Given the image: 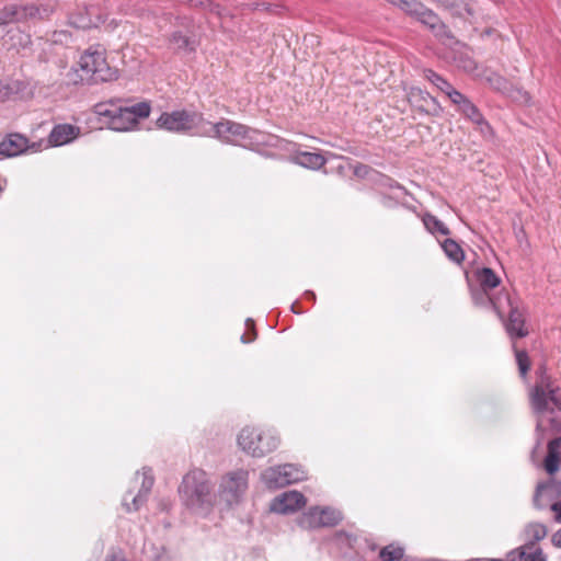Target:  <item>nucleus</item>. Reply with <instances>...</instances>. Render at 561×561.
Wrapping results in <instances>:
<instances>
[{"label": "nucleus", "mask_w": 561, "mask_h": 561, "mask_svg": "<svg viewBox=\"0 0 561 561\" xmlns=\"http://www.w3.org/2000/svg\"><path fill=\"white\" fill-rule=\"evenodd\" d=\"M474 561H526V545L508 552L505 559H476Z\"/></svg>", "instance_id": "nucleus-37"}, {"label": "nucleus", "mask_w": 561, "mask_h": 561, "mask_svg": "<svg viewBox=\"0 0 561 561\" xmlns=\"http://www.w3.org/2000/svg\"><path fill=\"white\" fill-rule=\"evenodd\" d=\"M306 505V497L298 491H287L276 496L270 505V510L279 514L294 513Z\"/></svg>", "instance_id": "nucleus-15"}, {"label": "nucleus", "mask_w": 561, "mask_h": 561, "mask_svg": "<svg viewBox=\"0 0 561 561\" xmlns=\"http://www.w3.org/2000/svg\"><path fill=\"white\" fill-rule=\"evenodd\" d=\"M55 11V5L51 3L30 4L26 12L32 18L41 20L47 19Z\"/></svg>", "instance_id": "nucleus-33"}, {"label": "nucleus", "mask_w": 561, "mask_h": 561, "mask_svg": "<svg viewBox=\"0 0 561 561\" xmlns=\"http://www.w3.org/2000/svg\"><path fill=\"white\" fill-rule=\"evenodd\" d=\"M248 488V472L240 470L229 473L220 484V497L229 505L237 503Z\"/></svg>", "instance_id": "nucleus-11"}, {"label": "nucleus", "mask_w": 561, "mask_h": 561, "mask_svg": "<svg viewBox=\"0 0 561 561\" xmlns=\"http://www.w3.org/2000/svg\"><path fill=\"white\" fill-rule=\"evenodd\" d=\"M41 142L30 144L28 139L18 133L9 134L0 141V154L3 157H15L27 150L36 152L41 149Z\"/></svg>", "instance_id": "nucleus-14"}, {"label": "nucleus", "mask_w": 561, "mask_h": 561, "mask_svg": "<svg viewBox=\"0 0 561 561\" xmlns=\"http://www.w3.org/2000/svg\"><path fill=\"white\" fill-rule=\"evenodd\" d=\"M471 299L477 307L490 308L494 310L497 317L503 320L505 316L504 305H510V295L507 293L492 295L490 290L481 287H470Z\"/></svg>", "instance_id": "nucleus-10"}, {"label": "nucleus", "mask_w": 561, "mask_h": 561, "mask_svg": "<svg viewBox=\"0 0 561 561\" xmlns=\"http://www.w3.org/2000/svg\"><path fill=\"white\" fill-rule=\"evenodd\" d=\"M180 21L185 32L181 30L173 31L169 36L170 47L176 53H193L196 50L198 42L193 32L192 21L186 18Z\"/></svg>", "instance_id": "nucleus-12"}, {"label": "nucleus", "mask_w": 561, "mask_h": 561, "mask_svg": "<svg viewBox=\"0 0 561 561\" xmlns=\"http://www.w3.org/2000/svg\"><path fill=\"white\" fill-rule=\"evenodd\" d=\"M4 20L0 18V25L4 24Z\"/></svg>", "instance_id": "nucleus-50"}, {"label": "nucleus", "mask_w": 561, "mask_h": 561, "mask_svg": "<svg viewBox=\"0 0 561 561\" xmlns=\"http://www.w3.org/2000/svg\"><path fill=\"white\" fill-rule=\"evenodd\" d=\"M77 130L78 128L70 124L56 125L48 137L49 146L57 147L70 142L77 137Z\"/></svg>", "instance_id": "nucleus-24"}, {"label": "nucleus", "mask_w": 561, "mask_h": 561, "mask_svg": "<svg viewBox=\"0 0 561 561\" xmlns=\"http://www.w3.org/2000/svg\"><path fill=\"white\" fill-rule=\"evenodd\" d=\"M290 161L311 170H319L327 163V159L319 152L295 151Z\"/></svg>", "instance_id": "nucleus-22"}, {"label": "nucleus", "mask_w": 561, "mask_h": 561, "mask_svg": "<svg viewBox=\"0 0 561 561\" xmlns=\"http://www.w3.org/2000/svg\"><path fill=\"white\" fill-rule=\"evenodd\" d=\"M262 7H264V9L268 10V7L265 5V3H262Z\"/></svg>", "instance_id": "nucleus-51"}, {"label": "nucleus", "mask_w": 561, "mask_h": 561, "mask_svg": "<svg viewBox=\"0 0 561 561\" xmlns=\"http://www.w3.org/2000/svg\"><path fill=\"white\" fill-rule=\"evenodd\" d=\"M407 98L411 106L422 113L430 114L438 108L436 99L420 88H411Z\"/></svg>", "instance_id": "nucleus-18"}, {"label": "nucleus", "mask_w": 561, "mask_h": 561, "mask_svg": "<svg viewBox=\"0 0 561 561\" xmlns=\"http://www.w3.org/2000/svg\"><path fill=\"white\" fill-rule=\"evenodd\" d=\"M435 38L445 46L459 45V41L455 37L450 28L440 19L433 26L428 27Z\"/></svg>", "instance_id": "nucleus-26"}, {"label": "nucleus", "mask_w": 561, "mask_h": 561, "mask_svg": "<svg viewBox=\"0 0 561 561\" xmlns=\"http://www.w3.org/2000/svg\"><path fill=\"white\" fill-rule=\"evenodd\" d=\"M307 295H309V299H313V300L316 299L314 293L309 291V293H307Z\"/></svg>", "instance_id": "nucleus-47"}, {"label": "nucleus", "mask_w": 561, "mask_h": 561, "mask_svg": "<svg viewBox=\"0 0 561 561\" xmlns=\"http://www.w3.org/2000/svg\"><path fill=\"white\" fill-rule=\"evenodd\" d=\"M388 2L394 4V5H398V3L401 1V0H387Z\"/></svg>", "instance_id": "nucleus-48"}, {"label": "nucleus", "mask_w": 561, "mask_h": 561, "mask_svg": "<svg viewBox=\"0 0 561 561\" xmlns=\"http://www.w3.org/2000/svg\"><path fill=\"white\" fill-rule=\"evenodd\" d=\"M505 316L502 320L504 322L506 332L512 340L520 339L526 336L525 330V313L524 309H520L518 305H515L510 297V305H504ZM513 348L515 352L516 362L518 365L519 375L522 378L526 377V351L518 350L516 342L513 341Z\"/></svg>", "instance_id": "nucleus-5"}, {"label": "nucleus", "mask_w": 561, "mask_h": 561, "mask_svg": "<svg viewBox=\"0 0 561 561\" xmlns=\"http://www.w3.org/2000/svg\"><path fill=\"white\" fill-rule=\"evenodd\" d=\"M179 494L183 504L196 513H207L214 504L209 480L201 469L191 470L183 477Z\"/></svg>", "instance_id": "nucleus-3"}, {"label": "nucleus", "mask_w": 561, "mask_h": 561, "mask_svg": "<svg viewBox=\"0 0 561 561\" xmlns=\"http://www.w3.org/2000/svg\"><path fill=\"white\" fill-rule=\"evenodd\" d=\"M538 374L539 380L530 393L533 409L539 414L553 412L554 409L561 411L559 389L552 386L550 378L546 375L545 367H540Z\"/></svg>", "instance_id": "nucleus-7"}, {"label": "nucleus", "mask_w": 561, "mask_h": 561, "mask_svg": "<svg viewBox=\"0 0 561 561\" xmlns=\"http://www.w3.org/2000/svg\"><path fill=\"white\" fill-rule=\"evenodd\" d=\"M105 561H125V559L122 556L121 551L112 549L106 554Z\"/></svg>", "instance_id": "nucleus-43"}, {"label": "nucleus", "mask_w": 561, "mask_h": 561, "mask_svg": "<svg viewBox=\"0 0 561 561\" xmlns=\"http://www.w3.org/2000/svg\"><path fill=\"white\" fill-rule=\"evenodd\" d=\"M445 254L455 263H461L465 260V253L461 247L454 239H446L442 242Z\"/></svg>", "instance_id": "nucleus-31"}, {"label": "nucleus", "mask_w": 561, "mask_h": 561, "mask_svg": "<svg viewBox=\"0 0 561 561\" xmlns=\"http://www.w3.org/2000/svg\"><path fill=\"white\" fill-rule=\"evenodd\" d=\"M94 112L105 119L104 122L108 128L116 131H128L138 125L139 119L147 118L150 115L151 106L149 102L122 106L111 100L95 104Z\"/></svg>", "instance_id": "nucleus-2"}, {"label": "nucleus", "mask_w": 561, "mask_h": 561, "mask_svg": "<svg viewBox=\"0 0 561 561\" xmlns=\"http://www.w3.org/2000/svg\"><path fill=\"white\" fill-rule=\"evenodd\" d=\"M476 278L479 287L493 290L501 284V278L490 267H482L476 271Z\"/></svg>", "instance_id": "nucleus-27"}, {"label": "nucleus", "mask_w": 561, "mask_h": 561, "mask_svg": "<svg viewBox=\"0 0 561 561\" xmlns=\"http://www.w3.org/2000/svg\"><path fill=\"white\" fill-rule=\"evenodd\" d=\"M141 474V486L138 493L131 497V502H128L127 495L124 497L123 505L127 512L138 511L140 506L147 501L148 494L153 486L154 478L152 476V470L150 468H144Z\"/></svg>", "instance_id": "nucleus-17"}, {"label": "nucleus", "mask_w": 561, "mask_h": 561, "mask_svg": "<svg viewBox=\"0 0 561 561\" xmlns=\"http://www.w3.org/2000/svg\"><path fill=\"white\" fill-rule=\"evenodd\" d=\"M528 561H547V556L535 542H528Z\"/></svg>", "instance_id": "nucleus-39"}, {"label": "nucleus", "mask_w": 561, "mask_h": 561, "mask_svg": "<svg viewBox=\"0 0 561 561\" xmlns=\"http://www.w3.org/2000/svg\"><path fill=\"white\" fill-rule=\"evenodd\" d=\"M424 78L442 91L448 99H450L451 93L458 91L447 80L432 69L424 70Z\"/></svg>", "instance_id": "nucleus-29"}, {"label": "nucleus", "mask_w": 561, "mask_h": 561, "mask_svg": "<svg viewBox=\"0 0 561 561\" xmlns=\"http://www.w3.org/2000/svg\"><path fill=\"white\" fill-rule=\"evenodd\" d=\"M321 522L323 527H333L336 526L342 520V515L339 511L333 508H322L320 510Z\"/></svg>", "instance_id": "nucleus-34"}, {"label": "nucleus", "mask_w": 561, "mask_h": 561, "mask_svg": "<svg viewBox=\"0 0 561 561\" xmlns=\"http://www.w3.org/2000/svg\"><path fill=\"white\" fill-rule=\"evenodd\" d=\"M190 7L199 8L216 13L217 15H221L220 7L213 3L210 0H192Z\"/></svg>", "instance_id": "nucleus-38"}, {"label": "nucleus", "mask_w": 561, "mask_h": 561, "mask_svg": "<svg viewBox=\"0 0 561 561\" xmlns=\"http://www.w3.org/2000/svg\"><path fill=\"white\" fill-rule=\"evenodd\" d=\"M423 224L432 234L439 233L442 236H448L450 233L447 226L434 215L425 214L423 217Z\"/></svg>", "instance_id": "nucleus-30"}, {"label": "nucleus", "mask_w": 561, "mask_h": 561, "mask_svg": "<svg viewBox=\"0 0 561 561\" xmlns=\"http://www.w3.org/2000/svg\"><path fill=\"white\" fill-rule=\"evenodd\" d=\"M238 445L252 457H264L279 445V438L271 431L245 426L238 435Z\"/></svg>", "instance_id": "nucleus-4"}, {"label": "nucleus", "mask_w": 561, "mask_h": 561, "mask_svg": "<svg viewBox=\"0 0 561 561\" xmlns=\"http://www.w3.org/2000/svg\"><path fill=\"white\" fill-rule=\"evenodd\" d=\"M297 524L302 529H316L323 527L320 510L318 507L310 508L308 512L298 517Z\"/></svg>", "instance_id": "nucleus-28"}, {"label": "nucleus", "mask_w": 561, "mask_h": 561, "mask_svg": "<svg viewBox=\"0 0 561 561\" xmlns=\"http://www.w3.org/2000/svg\"><path fill=\"white\" fill-rule=\"evenodd\" d=\"M561 463V436L548 444V453L545 458V469L549 474L556 473Z\"/></svg>", "instance_id": "nucleus-25"}, {"label": "nucleus", "mask_w": 561, "mask_h": 561, "mask_svg": "<svg viewBox=\"0 0 561 561\" xmlns=\"http://www.w3.org/2000/svg\"><path fill=\"white\" fill-rule=\"evenodd\" d=\"M552 545L561 549V528L552 536Z\"/></svg>", "instance_id": "nucleus-45"}, {"label": "nucleus", "mask_w": 561, "mask_h": 561, "mask_svg": "<svg viewBox=\"0 0 561 561\" xmlns=\"http://www.w3.org/2000/svg\"><path fill=\"white\" fill-rule=\"evenodd\" d=\"M416 20L428 28L437 23L440 20V16L432 9L424 7L420 14L416 16Z\"/></svg>", "instance_id": "nucleus-36"}, {"label": "nucleus", "mask_w": 561, "mask_h": 561, "mask_svg": "<svg viewBox=\"0 0 561 561\" xmlns=\"http://www.w3.org/2000/svg\"><path fill=\"white\" fill-rule=\"evenodd\" d=\"M13 94L12 89L0 82V102H4Z\"/></svg>", "instance_id": "nucleus-42"}, {"label": "nucleus", "mask_w": 561, "mask_h": 561, "mask_svg": "<svg viewBox=\"0 0 561 561\" xmlns=\"http://www.w3.org/2000/svg\"><path fill=\"white\" fill-rule=\"evenodd\" d=\"M245 324H247L248 330L251 332V336L248 337V335L245 333L242 334L241 335V342L247 344V343H250V342L255 340L256 331H255V328H254V322L251 319H248Z\"/></svg>", "instance_id": "nucleus-41"}, {"label": "nucleus", "mask_w": 561, "mask_h": 561, "mask_svg": "<svg viewBox=\"0 0 561 561\" xmlns=\"http://www.w3.org/2000/svg\"><path fill=\"white\" fill-rule=\"evenodd\" d=\"M449 100L460 114L479 126L481 133L490 130L491 127L484 119L479 108L465 94H462L460 91L454 92L451 93Z\"/></svg>", "instance_id": "nucleus-13"}, {"label": "nucleus", "mask_w": 561, "mask_h": 561, "mask_svg": "<svg viewBox=\"0 0 561 561\" xmlns=\"http://www.w3.org/2000/svg\"><path fill=\"white\" fill-rule=\"evenodd\" d=\"M263 482L270 489H279L305 479V471L298 467L287 463L278 467H271L261 474Z\"/></svg>", "instance_id": "nucleus-9"}, {"label": "nucleus", "mask_w": 561, "mask_h": 561, "mask_svg": "<svg viewBox=\"0 0 561 561\" xmlns=\"http://www.w3.org/2000/svg\"><path fill=\"white\" fill-rule=\"evenodd\" d=\"M432 2L453 18L468 20L474 15L472 7L466 0H432Z\"/></svg>", "instance_id": "nucleus-20"}, {"label": "nucleus", "mask_w": 561, "mask_h": 561, "mask_svg": "<svg viewBox=\"0 0 561 561\" xmlns=\"http://www.w3.org/2000/svg\"><path fill=\"white\" fill-rule=\"evenodd\" d=\"M117 70L111 68L105 58L104 49L88 48L78 61V68L72 67L66 75L68 84H93L116 79Z\"/></svg>", "instance_id": "nucleus-1"}, {"label": "nucleus", "mask_w": 561, "mask_h": 561, "mask_svg": "<svg viewBox=\"0 0 561 561\" xmlns=\"http://www.w3.org/2000/svg\"><path fill=\"white\" fill-rule=\"evenodd\" d=\"M404 557V548L394 543H390L379 551L381 561H400Z\"/></svg>", "instance_id": "nucleus-32"}, {"label": "nucleus", "mask_w": 561, "mask_h": 561, "mask_svg": "<svg viewBox=\"0 0 561 561\" xmlns=\"http://www.w3.org/2000/svg\"><path fill=\"white\" fill-rule=\"evenodd\" d=\"M397 7L410 16L416 19L425 5L417 0H401Z\"/></svg>", "instance_id": "nucleus-35"}, {"label": "nucleus", "mask_w": 561, "mask_h": 561, "mask_svg": "<svg viewBox=\"0 0 561 561\" xmlns=\"http://www.w3.org/2000/svg\"><path fill=\"white\" fill-rule=\"evenodd\" d=\"M558 493L559 486L554 481L549 480L547 482L539 483L534 494V505L538 508H543Z\"/></svg>", "instance_id": "nucleus-23"}, {"label": "nucleus", "mask_w": 561, "mask_h": 561, "mask_svg": "<svg viewBox=\"0 0 561 561\" xmlns=\"http://www.w3.org/2000/svg\"><path fill=\"white\" fill-rule=\"evenodd\" d=\"M542 159H543V161H545V162H548V160H547V154H546L545 152H543V157H542Z\"/></svg>", "instance_id": "nucleus-49"}, {"label": "nucleus", "mask_w": 561, "mask_h": 561, "mask_svg": "<svg viewBox=\"0 0 561 561\" xmlns=\"http://www.w3.org/2000/svg\"><path fill=\"white\" fill-rule=\"evenodd\" d=\"M256 133L255 129L243 124L222 118L217 123L204 122L199 135L216 138L226 144H236L240 139L252 140V135Z\"/></svg>", "instance_id": "nucleus-6"}, {"label": "nucleus", "mask_w": 561, "mask_h": 561, "mask_svg": "<svg viewBox=\"0 0 561 561\" xmlns=\"http://www.w3.org/2000/svg\"><path fill=\"white\" fill-rule=\"evenodd\" d=\"M161 129L172 133H187L199 124L204 125L203 115L196 112L179 110L173 112H163L156 122Z\"/></svg>", "instance_id": "nucleus-8"}, {"label": "nucleus", "mask_w": 561, "mask_h": 561, "mask_svg": "<svg viewBox=\"0 0 561 561\" xmlns=\"http://www.w3.org/2000/svg\"><path fill=\"white\" fill-rule=\"evenodd\" d=\"M69 24L77 28H92L98 27L101 23H104V18L95 12L93 5L79 8L76 12H72L68 18Z\"/></svg>", "instance_id": "nucleus-16"}, {"label": "nucleus", "mask_w": 561, "mask_h": 561, "mask_svg": "<svg viewBox=\"0 0 561 561\" xmlns=\"http://www.w3.org/2000/svg\"><path fill=\"white\" fill-rule=\"evenodd\" d=\"M550 508L554 512V519L561 523V501L551 503Z\"/></svg>", "instance_id": "nucleus-44"}, {"label": "nucleus", "mask_w": 561, "mask_h": 561, "mask_svg": "<svg viewBox=\"0 0 561 561\" xmlns=\"http://www.w3.org/2000/svg\"><path fill=\"white\" fill-rule=\"evenodd\" d=\"M453 48V62L455 66L468 73H473L477 70V62L469 53L468 47L459 42V45H454Z\"/></svg>", "instance_id": "nucleus-21"}, {"label": "nucleus", "mask_w": 561, "mask_h": 561, "mask_svg": "<svg viewBox=\"0 0 561 561\" xmlns=\"http://www.w3.org/2000/svg\"><path fill=\"white\" fill-rule=\"evenodd\" d=\"M307 295H309V299H313V300L316 299L314 293L309 291V293H307Z\"/></svg>", "instance_id": "nucleus-46"}, {"label": "nucleus", "mask_w": 561, "mask_h": 561, "mask_svg": "<svg viewBox=\"0 0 561 561\" xmlns=\"http://www.w3.org/2000/svg\"><path fill=\"white\" fill-rule=\"evenodd\" d=\"M531 535L535 541H539L547 536V528L541 524H531Z\"/></svg>", "instance_id": "nucleus-40"}, {"label": "nucleus", "mask_w": 561, "mask_h": 561, "mask_svg": "<svg viewBox=\"0 0 561 561\" xmlns=\"http://www.w3.org/2000/svg\"><path fill=\"white\" fill-rule=\"evenodd\" d=\"M485 81L493 90L505 94L513 101H520L524 98L522 89L514 87L513 83L496 72H490L485 76Z\"/></svg>", "instance_id": "nucleus-19"}]
</instances>
